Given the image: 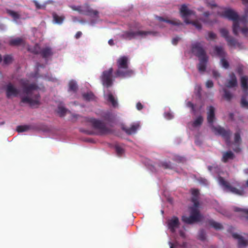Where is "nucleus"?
<instances>
[{
    "instance_id": "f257e3e1",
    "label": "nucleus",
    "mask_w": 248,
    "mask_h": 248,
    "mask_svg": "<svg viewBox=\"0 0 248 248\" xmlns=\"http://www.w3.org/2000/svg\"><path fill=\"white\" fill-rule=\"evenodd\" d=\"M22 88V95L20 96V103L27 104L31 107L38 108L41 104V96L39 93L35 92L39 88L34 83H29L28 80L21 79Z\"/></svg>"
},
{
    "instance_id": "f03ea898",
    "label": "nucleus",
    "mask_w": 248,
    "mask_h": 248,
    "mask_svg": "<svg viewBox=\"0 0 248 248\" xmlns=\"http://www.w3.org/2000/svg\"><path fill=\"white\" fill-rule=\"evenodd\" d=\"M207 122L210 124L212 131L216 134L221 136L225 140L227 144L230 143L232 132L230 129H226L219 125L215 126L213 123L215 119V109L214 107L210 106L207 108Z\"/></svg>"
},
{
    "instance_id": "7ed1b4c3",
    "label": "nucleus",
    "mask_w": 248,
    "mask_h": 248,
    "mask_svg": "<svg viewBox=\"0 0 248 248\" xmlns=\"http://www.w3.org/2000/svg\"><path fill=\"white\" fill-rule=\"evenodd\" d=\"M223 16L229 20L233 21L232 31L235 35H238L240 30L239 22L245 24L248 16V8L245 11V15L239 17L236 12L232 9L225 10L223 13Z\"/></svg>"
},
{
    "instance_id": "20e7f679",
    "label": "nucleus",
    "mask_w": 248,
    "mask_h": 248,
    "mask_svg": "<svg viewBox=\"0 0 248 248\" xmlns=\"http://www.w3.org/2000/svg\"><path fill=\"white\" fill-rule=\"evenodd\" d=\"M128 59L126 56H122L118 59L117 60L118 69L115 72V77L127 78L133 75L134 71L128 68Z\"/></svg>"
},
{
    "instance_id": "39448f33",
    "label": "nucleus",
    "mask_w": 248,
    "mask_h": 248,
    "mask_svg": "<svg viewBox=\"0 0 248 248\" xmlns=\"http://www.w3.org/2000/svg\"><path fill=\"white\" fill-rule=\"evenodd\" d=\"M86 121L91 123L94 129L98 130L100 135L108 134L110 131L107 127L106 124L101 120L92 117H88L86 118Z\"/></svg>"
},
{
    "instance_id": "423d86ee",
    "label": "nucleus",
    "mask_w": 248,
    "mask_h": 248,
    "mask_svg": "<svg viewBox=\"0 0 248 248\" xmlns=\"http://www.w3.org/2000/svg\"><path fill=\"white\" fill-rule=\"evenodd\" d=\"M198 208L195 206L191 207L189 217L183 216L182 218V221L188 224H192L201 221L202 216Z\"/></svg>"
},
{
    "instance_id": "0eeeda50",
    "label": "nucleus",
    "mask_w": 248,
    "mask_h": 248,
    "mask_svg": "<svg viewBox=\"0 0 248 248\" xmlns=\"http://www.w3.org/2000/svg\"><path fill=\"white\" fill-rule=\"evenodd\" d=\"M152 33L153 32L151 31H133L132 30H129L124 31L121 35V37L125 40H131L136 39L138 36L144 37Z\"/></svg>"
},
{
    "instance_id": "6e6552de",
    "label": "nucleus",
    "mask_w": 248,
    "mask_h": 248,
    "mask_svg": "<svg viewBox=\"0 0 248 248\" xmlns=\"http://www.w3.org/2000/svg\"><path fill=\"white\" fill-rule=\"evenodd\" d=\"M113 68L110 67L108 70L103 71L100 77L103 85L107 88L111 87L113 84Z\"/></svg>"
},
{
    "instance_id": "1a4fd4ad",
    "label": "nucleus",
    "mask_w": 248,
    "mask_h": 248,
    "mask_svg": "<svg viewBox=\"0 0 248 248\" xmlns=\"http://www.w3.org/2000/svg\"><path fill=\"white\" fill-rule=\"evenodd\" d=\"M192 52L199 59L203 57H207L205 51L203 48L201 44L199 42L195 43L192 45L191 47Z\"/></svg>"
},
{
    "instance_id": "9d476101",
    "label": "nucleus",
    "mask_w": 248,
    "mask_h": 248,
    "mask_svg": "<svg viewBox=\"0 0 248 248\" xmlns=\"http://www.w3.org/2000/svg\"><path fill=\"white\" fill-rule=\"evenodd\" d=\"M6 95L8 98L12 96L16 97L19 94V90L11 83H9L6 86Z\"/></svg>"
},
{
    "instance_id": "9b49d317",
    "label": "nucleus",
    "mask_w": 248,
    "mask_h": 248,
    "mask_svg": "<svg viewBox=\"0 0 248 248\" xmlns=\"http://www.w3.org/2000/svg\"><path fill=\"white\" fill-rule=\"evenodd\" d=\"M179 226V219L176 217H173L168 222V227L172 232H174L176 228Z\"/></svg>"
},
{
    "instance_id": "f8f14e48",
    "label": "nucleus",
    "mask_w": 248,
    "mask_h": 248,
    "mask_svg": "<svg viewBox=\"0 0 248 248\" xmlns=\"http://www.w3.org/2000/svg\"><path fill=\"white\" fill-rule=\"evenodd\" d=\"M180 12L182 17L184 18L185 21L186 19H187V16L194 14V12L189 10L186 4H183L181 6Z\"/></svg>"
},
{
    "instance_id": "ddd939ff",
    "label": "nucleus",
    "mask_w": 248,
    "mask_h": 248,
    "mask_svg": "<svg viewBox=\"0 0 248 248\" xmlns=\"http://www.w3.org/2000/svg\"><path fill=\"white\" fill-rule=\"evenodd\" d=\"M230 79H228L225 84V86L227 88H233L237 85V81L236 77L233 73H231L229 75Z\"/></svg>"
},
{
    "instance_id": "4468645a",
    "label": "nucleus",
    "mask_w": 248,
    "mask_h": 248,
    "mask_svg": "<svg viewBox=\"0 0 248 248\" xmlns=\"http://www.w3.org/2000/svg\"><path fill=\"white\" fill-rule=\"evenodd\" d=\"M140 124L138 123L134 124L131 125L130 127H127L124 125H122V129L128 135L135 134L137 129L139 128Z\"/></svg>"
},
{
    "instance_id": "2eb2a0df",
    "label": "nucleus",
    "mask_w": 248,
    "mask_h": 248,
    "mask_svg": "<svg viewBox=\"0 0 248 248\" xmlns=\"http://www.w3.org/2000/svg\"><path fill=\"white\" fill-rule=\"evenodd\" d=\"M232 237L234 239H238V246L239 248H244L248 246V241L245 240L242 236L238 234L235 233H233Z\"/></svg>"
},
{
    "instance_id": "dca6fc26",
    "label": "nucleus",
    "mask_w": 248,
    "mask_h": 248,
    "mask_svg": "<svg viewBox=\"0 0 248 248\" xmlns=\"http://www.w3.org/2000/svg\"><path fill=\"white\" fill-rule=\"evenodd\" d=\"M191 194L192 197L191 198V201L194 204V206L196 207H199V195L200 194L199 190L198 189H191Z\"/></svg>"
},
{
    "instance_id": "f3484780",
    "label": "nucleus",
    "mask_w": 248,
    "mask_h": 248,
    "mask_svg": "<svg viewBox=\"0 0 248 248\" xmlns=\"http://www.w3.org/2000/svg\"><path fill=\"white\" fill-rule=\"evenodd\" d=\"M84 15L92 17H97L98 15V12L97 10H93L88 5H85Z\"/></svg>"
},
{
    "instance_id": "a211bd4d",
    "label": "nucleus",
    "mask_w": 248,
    "mask_h": 248,
    "mask_svg": "<svg viewBox=\"0 0 248 248\" xmlns=\"http://www.w3.org/2000/svg\"><path fill=\"white\" fill-rule=\"evenodd\" d=\"M40 54L43 58L46 60L48 57L52 56L53 53L52 48L47 46L42 49Z\"/></svg>"
},
{
    "instance_id": "6ab92c4d",
    "label": "nucleus",
    "mask_w": 248,
    "mask_h": 248,
    "mask_svg": "<svg viewBox=\"0 0 248 248\" xmlns=\"http://www.w3.org/2000/svg\"><path fill=\"white\" fill-rule=\"evenodd\" d=\"M241 88L244 93H247L248 91V76H243L240 78Z\"/></svg>"
},
{
    "instance_id": "aec40b11",
    "label": "nucleus",
    "mask_w": 248,
    "mask_h": 248,
    "mask_svg": "<svg viewBox=\"0 0 248 248\" xmlns=\"http://www.w3.org/2000/svg\"><path fill=\"white\" fill-rule=\"evenodd\" d=\"M234 157L235 155L232 151H227L223 153L221 161L224 163H227L229 160H232Z\"/></svg>"
},
{
    "instance_id": "412c9836",
    "label": "nucleus",
    "mask_w": 248,
    "mask_h": 248,
    "mask_svg": "<svg viewBox=\"0 0 248 248\" xmlns=\"http://www.w3.org/2000/svg\"><path fill=\"white\" fill-rule=\"evenodd\" d=\"M200 63L198 65V68L199 72H204L206 69V63L208 61L207 57H203L201 59H199Z\"/></svg>"
},
{
    "instance_id": "4be33fe9",
    "label": "nucleus",
    "mask_w": 248,
    "mask_h": 248,
    "mask_svg": "<svg viewBox=\"0 0 248 248\" xmlns=\"http://www.w3.org/2000/svg\"><path fill=\"white\" fill-rule=\"evenodd\" d=\"M226 41L227 42L228 45L230 46L235 47L236 46H240V44L237 42V40L231 36L228 37Z\"/></svg>"
},
{
    "instance_id": "5701e85b",
    "label": "nucleus",
    "mask_w": 248,
    "mask_h": 248,
    "mask_svg": "<svg viewBox=\"0 0 248 248\" xmlns=\"http://www.w3.org/2000/svg\"><path fill=\"white\" fill-rule=\"evenodd\" d=\"M23 43V39L19 37L12 39L9 42V45L12 46H18L21 45Z\"/></svg>"
},
{
    "instance_id": "b1692460",
    "label": "nucleus",
    "mask_w": 248,
    "mask_h": 248,
    "mask_svg": "<svg viewBox=\"0 0 248 248\" xmlns=\"http://www.w3.org/2000/svg\"><path fill=\"white\" fill-rule=\"evenodd\" d=\"M53 21L58 24H61L65 19V16L63 15L59 16L55 13L52 14Z\"/></svg>"
},
{
    "instance_id": "393cba45",
    "label": "nucleus",
    "mask_w": 248,
    "mask_h": 248,
    "mask_svg": "<svg viewBox=\"0 0 248 248\" xmlns=\"http://www.w3.org/2000/svg\"><path fill=\"white\" fill-rule=\"evenodd\" d=\"M215 51H216L217 55L221 59L223 57H225L226 56V53L224 51L223 47L221 46H216L215 47Z\"/></svg>"
},
{
    "instance_id": "a878e982",
    "label": "nucleus",
    "mask_w": 248,
    "mask_h": 248,
    "mask_svg": "<svg viewBox=\"0 0 248 248\" xmlns=\"http://www.w3.org/2000/svg\"><path fill=\"white\" fill-rule=\"evenodd\" d=\"M157 18L160 21H164L167 23L171 24L172 25H177V26L182 25V23L179 20H168V19H165L164 18H163L162 17H158Z\"/></svg>"
},
{
    "instance_id": "bb28decb",
    "label": "nucleus",
    "mask_w": 248,
    "mask_h": 248,
    "mask_svg": "<svg viewBox=\"0 0 248 248\" xmlns=\"http://www.w3.org/2000/svg\"><path fill=\"white\" fill-rule=\"evenodd\" d=\"M32 128V126L30 125H18L16 127V130L18 132H23Z\"/></svg>"
},
{
    "instance_id": "cd10ccee",
    "label": "nucleus",
    "mask_w": 248,
    "mask_h": 248,
    "mask_svg": "<svg viewBox=\"0 0 248 248\" xmlns=\"http://www.w3.org/2000/svg\"><path fill=\"white\" fill-rule=\"evenodd\" d=\"M158 166L164 169H172V164L170 161H162L158 164Z\"/></svg>"
},
{
    "instance_id": "c85d7f7f",
    "label": "nucleus",
    "mask_w": 248,
    "mask_h": 248,
    "mask_svg": "<svg viewBox=\"0 0 248 248\" xmlns=\"http://www.w3.org/2000/svg\"><path fill=\"white\" fill-rule=\"evenodd\" d=\"M42 48L40 46L36 44L32 47L29 49V50L34 54H40Z\"/></svg>"
},
{
    "instance_id": "c756f323",
    "label": "nucleus",
    "mask_w": 248,
    "mask_h": 248,
    "mask_svg": "<svg viewBox=\"0 0 248 248\" xmlns=\"http://www.w3.org/2000/svg\"><path fill=\"white\" fill-rule=\"evenodd\" d=\"M209 224L216 230H221L223 228V226L220 223L216 222L213 220H209Z\"/></svg>"
},
{
    "instance_id": "7c9ffc66",
    "label": "nucleus",
    "mask_w": 248,
    "mask_h": 248,
    "mask_svg": "<svg viewBox=\"0 0 248 248\" xmlns=\"http://www.w3.org/2000/svg\"><path fill=\"white\" fill-rule=\"evenodd\" d=\"M185 23L187 24H192L198 30H201L202 28V24L198 21H190L188 19H186Z\"/></svg>"
},
{
    "instance_id": "2f4dec72",
    "label": "nucleus",
    "mask_w": 248,
    "mask_h": 248,
    "mask_svg": "<svg viewBox=\"0 0 248 248\" xmlns=\"http://www.w3.org/2000/svg\"><path fill=\"white\" fill-rule=\"evenodd\" d=\"M224 92L223 98L228 101H230L232 98V93L226 89L224 88L223 90Z\"/></svg>"
},
{
    "instance_id": "473e14b6",
    "label": "nucleus",
    "mask_w": 248,
    "mask_h": 248,
    "mask_svg": "<svg viewBox=\"0 0 248 248\" xmlns=\"http://www.w3.org/2000/svg\"><path fill=\"white\" fill-rule=\"evenodd\" d=\"M7 13L12 16L15 20H17L20 18V15L15 11L11 10H7Z\"/></svg>"
},
{
    "instance_id": "72a5a7b5",
    "label": "nucleus",
    "mask_w": 248,
    "mask_h": 248,
    "mask_svg": "<svg viewBox=\"0 0 248 248\" xmlns=\"http://www.w3.org/2000/svg\"><path fill=\"white\" fill-rule=\"evenodd\" d=\"M203 120V118L202 116H198L193 122L192 126L194 127H197L200 126L202 124Z\"/></svg>"
},
{
    "instance_id": "f704fd0d",
    "label": "nucleus",
    "mask_w": 248,
    "mask_h": 248,
    "mask_svg": "<svg viewBox=\"0 0 248 248\" xmlns=\"http://www.w3.org/2000/svg\"><path fill=\"white\" fill-rule=\"evenodd\" d=\"M242 140L239 131L236 132L234 134V144L239 146L241 144Z\"/></svg>"
},
{
    "instance_id": "c9c22d12",
    "label": "nucleus",
    "mask_w": 248,
    "mask_h": 248,
    "mask_svg": "<svg viewBox=\"0 0 248 248\" xmlns=\"http://www.w3.org/2000/svg\"><path fill=\"white\" fill-rule=\"evenodd\" d=\"M108 100L111 103L112 105L114 107H116L118 105L117 100L115 99L114 97L111 93L108 94Z\"/></svg>"
},
{
    "instance_id": "e433bc0d",
    "label": "nucleus",
    "mask_w": 248,
    "mask_h": 248,
    "mask_svg": "<svg viewBox=\"0 0 248 248\" xmlns=\"http://www.w3.org/2000/svg\"><path fill=\"white\" fill-rule=\"evenodd\" d=\"M83 98L87 101H91L94 99V95L92 92L85 93L82 95Z\"/></svg>"
},
{
    "instance_id": "4c0bfd02",
    "label": "nucleus",
    "mask_w": 248,
    "mask_h": 248,
    "mask_svg": "<svg viewBox=\"0 0 248 248\" xmlns=\"http://www.w3.org/2000/svg\"><path fill=\"white\" fill-rule=\"evenodd\" d=\"M77 90L78 86L77 83L73 81H71L69 83V90L76 92Z\"/></svg>"
},
{
    "instance_id": "58836bf2",
    "label": "nucleus",
    "mask_w": 248,
    "mask_h": 248,
    "mask_svg": "<svg viewBox=\"0 0 248 248\" xmlns=\"http://www.w3.org/2000/svg\"><path fill=\"white\" fill-rule=\"evenodd\" d=\"M13 58L10 55H6L3 58V63L4 64H9L12 62Z\"/></svg>"
},
{
    "instance_id": "ea45409f",
    "label": "nucleus",
    "mask_w": 248,
    "mask_h": 248,
    "mask_svg": "<svg viewBox=\"0 0 248 248\" xmlns=\"http://www.w3.org/2000/svg\"><path fill=\"white\" fill-rule=\"evenodd\" d=\"M67 110L64 107H59L58 108L57 112L59 114L60 116L63 117L64 116Z\"/></svg>"
},
{
    "instance_id": "a19ab883",
    "label": "nucleus",
    "mask_w": 248,
    "mask_h": 248,
    "mask_svg": "<svg viewBox=\"0 0 248 248\" xmlns=\"http://www.w3.org/2000/svg\"><path fill=\"white\" fill-rule=\"evenodd\" d=\"M220 33L221 35V36L224 37L225 40L230 36L229 35V31H228L224 28L220 29L219 30Z\"/></svg>"
},
{
    "instance_id": "79ce46f5",
    "label": "nucleus",
    "mask_w": 248,
    "mask_h": 248,
    "mask_svg": "<svg viewBox=\"0 0 248 248\" xmlns=\"http://www.w3.org/2000/svg\"><path fill=\"white\" fill-rule=\"evenodd\" d=\"M203 16H204V18H201L200 20L202 22L206 23H209L211 21L208 19L209 16L210 15V13L209 12H205L203 14Z\"/></svg>"
},
{
    "instance_id": "37998d69",
    "label": "nucleus",
    "mask_w": 248,
    "mask_h": 248,
    "mask_svg": "<svg viewBox=\"0 0 248 248\" xmlns=\"http://www.w3.org/2000/svg\"><path fill=\"white\" fill-rule=\"evenodd\" d=\"M115 151L118 156H121L124 153V150L123 148L119 145L115 146Z\"/></svg>"
},
{
    "instance_id": "c03bdc74",
    "label": "nucleus",
    "mask_w": 248,
    "mask_h": 248,
    "mask_svg": "<svg viewBox=\"0 0 248 248\" xmlns=\"http://www.w3.org/2000/svg\"><path fill=\"white\" fill-rule=\"evenodd\" d=\"M72 9L75 11L78 12L80 14L84 15L85 11V5L83 6H74L72 7Z\"/></svg>"
},
{
    "instance_id": "a18cd8bd",
    "label": "nucleus",
    "mask_w": 248,
    "mask_h": 248,
    "mask_svg": "<svg viewBox=\"0 0 248 248\" xmlns=\"http://www.w3.org/2000/svg\"><path fill=\"white\" fill-rule=\"evenodd\" d=\"M220 63L222 66L225 69H228L229 67V63L228 61L223 57L220 59Z\"/></svg>"
},
{
    "instance_id": "49530a36",
    "label": "nucleus",
    "mask_w": 248,
    "mask_h": 248,
    "mask_svg": "<svg viewBox=\"0 0 248 248\" xmlns=\"http://www.w3.org/2000/svg\"><path fill=\"white\" fill-rule=\"evenodd\" d=\"M241 106L245 108H248V101L245 97H242L241 100Z\"/></svg>"
},
{
    "instance_id": "de8ad7c7",
    "label": "nucleus",
    "mask_w": 248,
    "mask_h": 248,
    "mask_svg": "<svg viewBox=\"0 0 248 248\" xmlns=\"http://www.w3.org/2000/svg\"><path fill=\"white\" fill-rule=\"evenodd\" d=\"M241 31L242 33L246 37H247L248 36V28L246 26L242 28H241L240 27V30H239V31Z\"/></svg>"
},
{
    "instance_id": "09e8293b",
    "label": "nucleus",
    "mask_w": 248,
    "mask_h": 248,
    "mask_svg": "<svg viewBox=\"0 0 248 248\" xmlns=\"http://www.w3.org/2000/svg\"><path fill=\"white\" fill-rule=\"evenodd\" d=\"M237 72L239 75H241L243 73V65L239 64L237 68Z\"/></svg>"
},
{
    "instance_id": "8fccbe9b",
    "label": "nucleus",
    "mask_w": 248,
    "mask_h": 248,
    "mask_svg": "<svg viewBox=\"0 0 248 248\" xmlns=\"http://www.w3.org/2000/svg\"><path fill=\"white\" fill-rule=\"evenodd\" d=\"M216 34L215 33L211 31L208 32V38H207V39L213 40L216 39Z\"/></svg>"
},
{
    "instance_id": "3c124183",
    "label": "nucleus",
    "mask_w": 248,
    "mask_h": 248,
    "mask_svg": "<svg viewBox=\"0 0 248 248\" xmlns=\"http://www.w3.org/2000/svg\"><path fill=\"white\" fill-rule=\"evenodd\" d=\"M186 106H187V107L190 108H191L192 111L193 112H195L196 111V110L195 108V106L192 102H191L190 101L188 102L186 104Z\"/></svg>"
},
{
    "instance_id": "603ef678",
    "label": "nucleus",
    "mask_w": 248,
    "mask_h": 248,
    "mask_svg": "<svg viewBox=\"0 0 248 248\" xmlns=\"http://www.w3.org/2000/svg\"><path fill=\"white\" fill-rule=\"evenodd\" d=\"M34 3L37 9H42L45 8V6L43 5L40 4L37 1L34 0Z\"/></svg>"
},
{
    "instance_id": "864d4df0",
    "label": "nucleus",
    "mask_w": 248,
    "mask_h": 248,
    "mask_svg": "<svg viewBox=\"0 0 248 248\" xmlns=\"http://www.w3.org/2000/svg\"><path fill=\"white\" fill-rule=\"evenodd\" d=\"M199 239L202 241H204L205 239V236L203 231H201L199 235Z\"/></svg>"
},
{
    "instance_id": "5fc2aeb1",
    "label": "nucleus",
    "mask_w": 248,
    "mask_h": 248,
    "mask_svg": "<svg viewBox=\"0 0 248 248\" xmlns=\"http://www.w3.org/2000/svg\"><path fill=\"white\" fill-rule=\"evenodd\" d=\"M214 84L212 80H208L206 82V86L208 88H212L213 87Z\"/></svg>"
},
{
    "instance_id": "6e6d98bb",
    "label": "nucleus",
    "mask_w": 248,
    "mask_h": 248,
    "mask_svg": "<svg viewBox=\"0 0 248 248\" xmlns=\"http://www.w3.org/2000/svg\"><path fill=\"white\" fill-rule=\"evenodd\" d=\"M180 40V38L179 37H176L172 39V43L176 45L177 44L178 41Z\"/></svg>"
},
{
    "instance_id": "4d7b16f0",
    "label": "nucleus",
    "mask_w": 248,
    "mask_h": 248,
    "mask_svg": "<svg viewBox=\"0 0 248 248\" xmlns=\"http://www.w3.org/2000/svg\"><path fill=\"white\" fill-rule=\"evenodd\" d=\"M213 77L216 78H217L220 76L219 73L217 71L215 70L213 71Z\"/></svg>"
},
{
    "instance_id": "13d9d810",
    "label": "nucleus",
    "mask_w": 248,
    "mask_h": 248,
    "mask_svg": "<svg viewBox=\"0 0 248 248\" xmlns=\"http://www.w3.org/2000/svg\"><path fill=\"white\" fill-rule=\"evenodd\" d=\"M236 211H242L243 212V213L244 214H245L246 215V218L247 219H248V209H242V210H240V209H236Z\"/></svg>"
},
{
    "instance_id": "bf43d9fd",
    "label": "nucleus",
    "mask_w": 248,
    "mask_h": 248,
    "mask_svg": "<svg viewBox=\"0 0 248 248\" xmlns=\"http://www.w3.org/2000/svg\"><path fill=\"white\" fill-rule=\"evenodd\" d=\"M110 116H111V115L110 113L106 114V115L104 116V119L107 121H111V120L110 118Z\"/></svg>"
},
{
    "instance_id": "052dcab7",
    "label": "nucleus",
    "mask_w": 248,
    "mask_h": 248,
    "mask_svg": "<svg viewBox=\"0 0 248 248\" xmlns=\"http://www.w3.org/2000/svg\"><path fill=\"white\" fill-rule=\"evenodd\" d=\"M136 108L137 109L140 110L143 108V105L141 104V103L138 102L136 105Z\"/></svg>"
},
{
    "instance_id": "680f3d73",
    "label": "nucleus",
    "mask_w": 248,
    "mask_h": 248,
    "mask_svg": "<svg viewBox=\"0 0 248 248\" xmlns=\"http://www.w3.org/2000/svg\"><path fill=\"white\" fill-rule=\"evenodd\" d=\"M82 34V33L81 31H78L75 34V37L77 39H78L81 36Z\"/></svg>"
},
{
    "instance_id": "e2e57ef3",
    "label": "nucleus",
    "mask_w": 248,
    "mask_h": 248,
    "mask_svg": "<svg viewBox=\"0 0 248 248\" xmlns=\"http://www.w3.org/2000/svg\"><path fill=\"white\" fill-rule=\"evenodd\" d=\"M108 43L110 46H113L114 45V41L112 39H110L108 41Z\"/></svg>"
},
{
    "instance_id": "0e129e2a",
    "label": "nucleus",
    "mask_w": 248,
    "mask_h": 248,
    "mask_svg": "<svg viewBox=\"0 0 248 248\" xmlns=\"http://www.w3.org/2000/svg\"><path fill=\"white\" fill-rule=\"evenodd\" d=\"M233 150L235 152H239L240 151H241V149L239 148V147H236L234 149H233Z\"/></svg>"
},
{
    "instance_id": "69168bd1",
    "label": "nucleus",
    "mask_w": 248,
    "mask_h": 248,
    "mask_svg": "<svg viewBox=\"0 0 248 248\" xmlns=\"http://www.w3.org/2000/svg\"><path fill=\"white\" fill-rule=\"evenodd\" d=\"M36 66L37 67V68H39L40 67H44V66L43 65H41V64H40L39 62H37L36 63Z\"/></svg>"
},
{
    "instance_id": "338daca9",
    "label": "nucleus",
    "mask_w": 248,
    "mask_h": 248,
    "mask_svg": "<svg viewBox=\"0 0 248 248\" xmlns=\"http://www.w3.org/2000/svg\"><path fill=\"white\" fill-rule=\"evenodd\" d=\"M169 245L170 246V248H174V245L171 242H170Z\"/></svg>"
},
{
    "instance_id": "774afa93",
    "label": "nucleus",
    "mask_w": 248,
    "mask_h": 248,
    "mask_svg": "<svg viewBox=\"0 0 248 248\" xmlns=\"http://www.w3.org/2000/svg\"><path fill=\"white\" fill-rule=\"evenodd\" d=\"M242 2L244 4H246L248 3V0H242Z\"/></svg>"
}]
</instances>
